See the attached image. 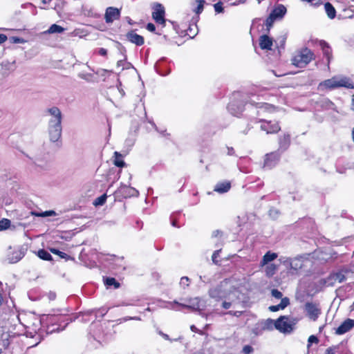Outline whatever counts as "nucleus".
<instances>
[{
  "label": "nucleus",
  "mask_w": 354,
  "mask_h": 354,
  "mask_svg": "<svg viewBox=\"0 0 354 354\" xmlns=\"http://www.w3.org/2000/svg\"><path fill=\"white\" fill-rule=\"evenodd\" d=\"M10 41L13 44H24L26 42L24 39L18 37H12Z\"/></svg>",
  "instance_id": "a18cd8bd"
},
{
  "label": "nucleus",
  "mask_w": 354,
  "mask_h": 354,
  "mask_svg": "<svg viewBox=\"0 0 354 354\" xmlns=\"http://www.w3.org/2000/svg\"><path fill=\"white\" fill-rule=\"evenodd\" d=\"M349 273V270L343 268L337 272L332 273L327 278L326 283L328 285L333 286L335 283H342L346 279V274Z\"/></svg>",
  "instance_id": "6e6552de"
},
{
  "label": "nucleus",
  "mask_w": 354,
  "mask_h": 354,
  "mask_svg": "<svg viewBox=\"0 0 354 354\" xmlns=\"http://www.w3.org/2000/svg\"><path fill=\"white\" fill-rule=\"evenodd\" d=\"M8 39V37L4 34H0V44H3L5 41H6Z\"/></svg>",
  "instance_id": "6e6d98bb"
},
{
  "label": "nucleus",
  "mask_w": 354,
  "mask_h": 354,
  "mask_svg": "<svg viewBox=\"0 0 354 354\" xmlns=\"http://www.w3.org/2000/svg\"><path fill=\"white\" fill-rule=\"evenodd\" d=\"M253 348L250 346H245L243 348V351L245 354H250L252 352Z\"/></svg>",
  "instance_id": "603ef678"
},
{
  "label": "nucleus",
  "mask_w": 354,
  "mask_h": 354,
  "mask_svg": "<svg viewBox=\"0 0 354 354\" xmlns=\"http://www.w3.org/2000/svg\"><path fill=\"white\" fill-rule=\"evenodd\" d=\"M290 304V299L288 297L281 299V302L278 305L270 306L268 309L271 312H277L279 310H283Z\"/></svg>",
  "instance_id": "b1692460"
},
{
  "label": "nucleus",
  "mask_w": 354,
  "mask_h": 354,
  "mask_svg": "<svg viewBox=\"0 0 354 354\" xmlns=\"http://www.w3.org/2000/svg\"><path fill=\"white\" fill-rule=\"evenodd\" d=\"M234 153H235L234 149L232 147H227V155L233 156V155H234Z\"/></svg>",
  "instance_id": "052dcab7"
},
{
  "label": "nucleus",
  "mask_w": 354,
  "mask_h": 354,
  "mask_svg": "<svg viewBox=\"0 0 354 354\" xmlns=\"http://www.w3.org/2000/svg\"><path fill=\"white\" fill-rule=\"evenodd\" d=\"M106 198H107V196L106 194L102 195L101 196H100L95 199V201L94 202V205H102L106 202Z\"/></svg>",
  "instance_id": "ea45409f"
},
{
  "label": "nucleus",
  "mask_w": 354,
  "mask_h": 354,
  "mask_svg": "<svg viewBox=\"0 0 354 354\" xmlns=\"http://www.w3.org/2000/svg\"><path fill=\"white\" fill-rule=\"evenodd\" d=\"M262 330H272L274 328H276V320L272 319H268L262 322Z\"/></svg>",
  "instance_id": "c756f323"
},
{
  "label": "nucleus",
  "mask_w": 354,
  "mask_h": 354,
  "mask_svg": "<svg viewBox=\"0 0 354 354\" xmlns=\"http://www.w3.org/2000/svg\"><path fill=\"white\" fill-rule=\"evenodd\" d=\"M225 314H229V315H234L236 317H239L242 314V312L241 311H229V312L226 313Z\"/></svg>",
  "instance_id": "5fc2aeb1"
},
{
  "label": "nucleus",
  "mask_w": 354,
  "mask_h": 354,
  "mask_svg": "<svg viewBox=\"0 0 354 354\" xmlns=\"http://www.w3.org/2000/svg\"><path fill=\"white\" fill-rule=\"evenodd\" d=\"M279 158L280 153L279 151H274L267 154L265 159L264 166L268 168H272L279 161Z\"/></svg>",
  "instance_id": "dca6fc26"
},
{
  "label": "nucleus",
  "mask_w": 354,
  "mask_h": 354,
  "mask_svg": "<svg viewBox=\"0 0 354 354\" xmlns=\"http://www.w3.org/2000/svg\"><path fill=\"white\" fill-rule=\"evenodd\" d=\"M245 0H239V1L236 0L234 1L231 2L230 5H232V6H236V5H239L240 3H245Z\"/></svg>",
  "instance_id": "bf43d9fd"
},
{
  "label": "nucleus",
  "mask_w": 354,
  "mask_h": 354,
  "mask_svg": "<svg viewBox=\"0 0 354 354\" xmlns=\"http://www.w3.org/2000/svg\"><path fill=\"white\" fill-rule=\"evenodd\" d=\"M237 301L238 300L223 299L222 307L225 309H229L232 306V304Z\"/></svg>",
  "instance_id": "79ce46f5"
},
{
  "label": "nucleus",
  "mask_w": 354,
  "mask_h": 354,
  "mask_svg": "<svg viewBox=\"0 0 354 354\" xmlns=\"http://www.w3.org/2000/svg\"><path fill=\"white\" fill-rule=\"evenodd\" d=\"M158 333L160 335H161L165 339H167V340H169V337L168 335L162 333V331L160 330H158Z\"/></svg>",
  "instance_id": "13d9d810"
},
{
  "label": "nucleus",
  "mask_w": 354,
  "mask_h": 354,
  "mask_svg": "<svg viewBox=\"0 0 354 354\" xmlns=\"http://www.w3.org/2000/svg\"><path fill=\"white\" fill-rule=\"evenodd\" d=\"M118 192L122 194L124 197L137 196L138 191L130 186L121 184L118 188Z\"/></svg>",
  "instance_id": "6ab92c4d"
},
{
  "label": "nucleus",
  "mask_w": 354,
  "mask_h": 354,
  "mask_svg": "<svg viewBox=\"0 0 354 354\" xmlns=\"http://www.w3.org/2000/svg\"><path fill=\"white\" fill-rule=\"evenodd\" d=\"M277 257V254L276 253L268 251L263 257V259L261 261V266H263L267 265L269 262L274 260Z\"/></svg>",
  "instance_id": "a878e982"
},
{
  "label": "nucleus",
  "mask_w": 354,
  "mask_h": 354,
  "mask_svg": "<svg viewBox=\"0 0 354 354\" xmlns=\"http://www.w3.org/2000/svg\"><path fill=\"white\" fill-rule=\"evenodd\" d=\"M10 221L7 218H3L0 221V231L5 230L10 226Z\"/></svg>",
  "instance_id": "e433bc0d"
},
{
  "label": "nucleus",
  "mask_w": 354,
  "mask_h": 354,
  "mask_svg": "<svg viewBox=\"0 0 354 354\" xmlns=\"http://www.w3.org/2000/svg\"><path fill=\"white\" fill-rule=\"evenodd\" d=\"M295 324L286 316H281L276 320V329L281 333H290Z\"/></svg>",
  "instance_id": "0eeeda50"
},
{
  "label": "nucleus",
  "mask_w": 354,
  "mask_h": 354,
  "mask_svg": "<svg viewBox=\"0 0 354 354\" xmlns=\"http://www.w3.org/2000/svg\"><path fill=\"white\" fill-rule=\"evenodd\" d=\"M220 252H221V250H217L214 251L212 254V259L213 263L215 264H218V263L217 258L219 257Z\"/></svg>",
  "instance_id": "09e8293b"
},
{
  "label": "nucleus",
  "mask_w": 354,
  "mask_h": 354,
  "mask_svg": "<svg viewBox=\"0 0 354 354\" xmlns=\"http://www.w3.org/2000/svg\"><path fill=\"white\" fill-rule=\"evenodd\" d=\"M126 37L131 43L137 46H142L145 42L144 37L138 35L135 30H131L127 32Z\"/></svg>",
  "instance_id": "a211bd4d"
},
{
  "label": "nucleus",
  "mask_w": 354,
  "mask_h": 354,
  "mask_svg": "<svg viewBox=\"0 0 354 354\" xmlns=\"http://www.w3.org/2000/svg\"><path fill=\"white\" fill-rule=\"evenodd\" d=\"M337 78V88L340 87H344L346 88H353L354 84L352 80L346 76L343 75H335Z\"/></svg>",
  "instance_id": "f3484780"
},
{
  "label": "nucleus",
  "mask_w": 354,
  "mask_h": 354,
  "mask_svg": "<svg viewBox=\"0 0 354 354\" xmlns=\"http://www.w3.org/2000/svg\"><path fill=\"white\" fill-rule=\"evenodd\" d=\"M214 8L215 10V12L217 13L223 12V4L221 2H218L214 5Z\"/></svg>",
  "instance_id": "de8ad7c7"
},
{
  "label": "nucleus",
  "mask_w": 354,
  "mask_h": 354,
  "mask_svg": "<svg viewBox=\"0 0 354 354\" xmlns=\"http://www.w3.org/2000/svg\"><path fill=\"white\" fill-rule=\"evenodd\" d=\"M273 41L272 38L266 35H261L259 38V46L263 50H271Z\"/></svg>",
  "instance_id": "4be33fe9"
},
{
  "label": "nucleus",
  "mask_w": 354,
  "mask_h": 354,
  "mask_svg": "<svg viewBox=\"0 0 354 354\" xmlns=\"http://www.w3.org/2000/svg\"><path fill=\"white\" fill-rule=\"evenodd\" d=\"M271 295L273 297H274L276 299H283L282 298V296H283L282 292H280L279 290H278L277 289L272 290Z\"/></svg>",
  "instance_id": "37998d69"
},
{
  "label": "nucleus",
  "mask_w": 354,
  "mask_h": 354,
  "mask_svg": "<svg viewBox=\"0 0 354 354\" xmlns=\"http://www.w3.org/2000/svg\"><path fill=\"white\" fill-rule=\"evenodd\" d=\"M286 13V7L282 4H279L272 10L270 15L272 16V17L274 18L276 20H277L282 19Z\"/></svg>",
  "instance_id": "412c9836"
},
{
  "label": "nucleus",
  "mask_w": 354,
  "mask_h": 354,
  "mask_svg": "<svg viewBox=\"0 0 354 354\" xmlns=\"http://www.w3.org/2000/svg\"><path fill=\"white\" fill-rule=\"evenodd\" d=\"M303 259V256H299L293 259L281 257L279 261L286 267L289 274H296L304 266Z\"/></svg>",
  "instance_id": "39448f33"
},
{
  "label": "nucleus",
  "mask_w": 354,
  "mask_h": 354,
  "mask_svg": "<svg viewBox=\"0 0 354 354\" xmlns=\"http://www.w3.org/2000/svg\"><path fill=\"white\" fill-rule=\"evenodd\" d=\"M227 109L232 115L239 116L243 113L244 107L242 104H238L235 102H231L227 106Z\"/></svg>",
  "instance_id": "aec40b11"
},
{
  "label": "nucleus",
  "mask_w": 354,
  "mask_h": 354,
  "mask_svg": "<svg viewBox=\"0 0 354 354\" xmlns=\"http://www.w3.org/2000/svg\"><path fill=\"white\" fill-rule=\"evenodd\" d=\"M147 30L150 31V32H154L155 30H156V26H155V25L153 24L149 23L147 25Z\"/></svg>",
  "instance_id": "864d4df0"
},
{
  "label": "nucleus",
  "mask_w": 354,
  "mask_h": 354,
  "mask_svg": "<svg viewBox=\"0 0 354 354\" xmlns=\"http://www.w3.org/2000/svg\"><path fill=\"white\" fill-rule=\"evenodd\" d=\"M114 157H115L114 165L115 166H117L118 167H123L125 166V162L122 160V156L119 152L115 151L114 153Z\"/></svg>",
  "instance_id": "473e14b6"
},
{
  "label": "nucleus",
  "mask_w": 354,
  "mask_h": 354,
  "mask_svg": "<svg viewBox=\"0 0 354 354\" xmlns=\"http://www.w3.org/2000/svg\"><path fill=\"white\" fill-rule=\"evenodd\" d=\"M276 19L272 17L270 15L268 17L266 20V26L267 27V30L269 31L270 28L272 26L273 23Z\"/></svg>",
  "instance_id": "a19ab883"
},
{
  "label": "nucleus",
  "mask_w": 354,
  "mask_h": 354,
  "mask_svg": "<svg viewBox=\"0 0 354 354\" xmlns=\"http://www.w3.org/2000/svg\"><path fill=\"white\" fill-rule=\"evenodd\" d=\"M319 342L318 338L315 335H310L308 339V347L309 348L312 344H317Z\"/></svg>",
  "instance_id": "c03bdc74"
},
{
  "label": "nucleus",
  "mask_w": 354,
  "mask_h": 354,
  "mask_svg": "<svg viewBox=\"0 0 354 354\" xmlns=\"http://www.w3.org/2000/svg\"><path fill=\"white\" fill-rule=\"evenodd\" d=\"M261 129L266 131L267 133H275L280 130L279 124L276 122L267 121L261 120Z\"/></svg>",
  "instance_id": "f8f14e48"
},
{
  "label": "nucleus",
  "mask_w": 354,
  "mask_h": 354,
  "mask_svg": "<svg viewBox=\"0 0 354 354\" xmlns=\"http://www.w3.org/2000/svg\"><path fill=\"white\" fill-rule=\"evenodd\" d=\"M64 30L65 29L64 28L59 25L53 24L50 26L46 32L48 34L62 33L64 31Z\"/></svg>",
  "instance_id": "2f4dec72"
},
{
  "label": "nucleus",
  "mask_w": 354,
  "mask_h": 354,
  "mask_svg": "<svg viewBox=\"0 0 354 354\" xmlns=\"http://www.w3.org/2000/svg\"><path fill=\"white\" fill-rule=\"evenodd\" d=\"M240 292L234 288L230 281L225 279L209 290V295L216 301L223 299L239 300Z\"/></svg>",
  "instance_id": "f257e3e1"
},
{
  "label": "nucleus",
  "mask_w": 354,
  "mask_h": 354,
  "mask_svg": "<svg viewBox=\"0 0 354 354\" xmlns=\"http://www.w3.org/2000/svg\"><path fill=\"white\" fill-rule=\"evenodd\" d=\"M337 349H338L337 346L330 347L326 349V354H336Z\"/></svg>",
  "instance_id": "3c124183"
},
{
  "label": "nucleus",
  "mask_w": 354,
  "mask_h": 354,
  "mask_svg": "<svg viewBox=\"0 0 354 354\" xmlns=\"http://www.w3.org/2000/svg\"><path fill=\"white\" fill-rule=\"evenodd\" d=\"M153 11L152 12V17L154 21L159 24L162 26L165 25V8L163 6L159 3H156L153 6Z\"/></svg>",
  "instance_id": "1a4fd4ad"
},
{
  "label": "nucleus",
  "mask_w": 354,
  "mask_h": 354,
  "mask_svg": "<svg viewBox=\"0 0 354 354\" xmlns=\"http://www.w3.org/2000/svg\"><path fill=\"white\" fill-rule=\"evenodd\" d=\"M305 310L309 318L313 321L317 320L321 314V308L319 304L315 303L307 302L305 304Z\"/></svg>",
  "instance_id": "9d476101"
},
{
  "label": "nucleus",
  "mask_w": 354,
  "mask_h": 354,
  "mask_svg": "<svg viewBox=\"0 0 354 354\" xmlns=\"http://www.w3.org/2000/svg\"><path fill=\"white\" fill-rule=\"evenodd\" d=\"M319 46L323 51L324 55L326 57L327 64L329 65L330 59H332V50L328 44L325 41H320Z\"/></svg>",
  "instance_id": "5701e85b"
},
{
  "label": "nucleus",
  "mask_w": 354,
  "mask_h": 354,
  "mask_svg": "<svg viewBox=\"0 0 354 354\" xmlns=\"http://www.w3.org/2000/svg\"><path fill=\"white\" fill-rule=\"evenodd\" d=\"M230 183H218L214 187V191L218 193H225L230 189Z\"/></svg>",
  "instance_id": "c85d7f7f"
},
{
  "label": "nucleus",
  "mask_w": 354,
  "mask_h": 354,
  "mask_svg": "<svg viewBox=\"0 0 354 354\" xmlns=\"http://www.w3.org/2000/svg\"><path fill=\"white\" fill-rule=\"evenodd\" d=\"M189 279L187 277H183L180 279V285L185 288L189 286Z\"/></svg>",
  "instance_id": "49530a36"
},
{
  "label": "nucleus",
  "mask_w": 354,
  "mask_h": 354,
  "mask_svg": "<svg viewBox=\"0 0 354 354\" xmlns=\"http://www.w3.org/2000/svg\"><path fill=\"white\" fill-rule=\"evenodd\" d=\"M24 256V252L21 250L15 251L11 257H8L9 262L10 263H15L20 261Z\"/></svg>",
  "instance_id": "cd10ccee"
},
{
  "label": "nucleus",
  "mask_w": 354,
  "mask_h": 354,
  "mask_svg": "<svg viewBox=\"0 0 354 354\" xmlns=\"http://www.w3.org/2000/svg\"><path fill=\"white\" fill-rule=\"evenodd\" d=\"M50 251L52 253L59 256L62 259H68L70 258V257L66 253L61 252L56 248H50Z\"/></svg>",
  "instance_id": "4c0bfd02"
},
{
  "label": "nucleus",
  "mask_w": 354,
  "mask_h": 354,
  "mask_svg": "<svg viewBox=\"0 0 354 354\" xmlns=\"http://www.w3.org/2000/svg\"><path fill=\"white\" fill-rule=\"evenodd\" d=\"M120 17V10L115 7H108L104 14V19L106 24H111Z\"/></svg>",
  "instance_id": "9b49d317"
},
{
  "label": "nucleus",
  "mask_w": 354,
  "mask_h": 354,
  "mask_svg": "<svg viewBox=\"0 0 354 354\" xmlns=\"http://www.w3.org/2000/svg\"><path fill=\"white\" fill-rule=\"evenodd\" d=\"M315 59L314 53L310 49L305 48L298 51L292 58V63L299 68H304Z\"/></svg>",
  "instance_id": "20e7f679"
},
{
  "label": "nucleus",
  "mask_w": 354,
  "mask_h": 354,
  "mask_svg": "<svg viewBox=\"0 0 354 354\" xmlns=\"http://www.w3.org/2000/svg\"><path fill=\"white\" fill-rule=\"evenodd\" d=\"M171 218L172 219L171 221V225L174 227H178L177 225H176V220L174 219V214H172L171 216Z\"/></svg>",
  "instance_id": "69168bd1"
},
{
  "label": "nucleus",
  "mask_w": 354,
  "mask_h": 354,
  "mask_svg": "<svg viewBox=\"0 0 354 354\" xmlns=\"http://www.w3.org/2000/svg\"><path fill=\"white\" fill-rule=\"evenodd\" d=\"M104 282L107 288L113 286L115 289L118 288L120 286L119 282H118L113 277H106L104 279Z\"/></svg>",
  "instance_id": "7c9ffc66"
},
{
  "label": "nucleus",
  "mask_w": 354,
  "mask_h": 354,
  "mask_svg": "<svg viewBox=\"0 0 354 354\" xmlns=\"http://www.w3.org/2000/svg\"><path fill=\"white\" fill-rule=\"evenodd\" d=\"M290 143V136L288 133L284 134L279 138V149L285 151L288 149Z\"/></svg>",
  "instance_id": "393cba45"
},
{
  "label": "nucleus",
  "mask_w": 354,
  "mask_h": 354,
  "mask_svg": "<svg viewBox=\"0 0 354 354\" xmlns=\"http://www.w3.org/2000/svg\"><path fill=\"white\" fill-rule=\"evenodd\" d=\"M354 327V319H346L344 320L339 327H337L335 330V334L337 335H343L349 330H351Z\"/></svg>",
  "instance_id": "2eb2a0df"
},
{
  "label": "nucleus",
  "mask_w": 354,
  "mask_h": 354,
  "mask_svg": "<svg viewBox=\"0 0 354 354\" xmlns=\"http://www.w3.org/2000/svg\"><path fill=\"white\" fill-rule=\"evenodd\" d=\"M38 257L45 261H51L53 260V257L51 254L47 252L46 250L41 249L39 250L37 252Z\"/></svg>",
  "instance_id": "72a5a7b5"
},
{
  "label": "nucleus",
  "mask_w": 354,
  "mask_h": 354,
  "mask_svg": "<svg viewBox=\"0 0 354 354\" xmlns=\"http://www.w3.org/2000/svg\"><path fill=\"white\" fill-rule=\"evenodd\" d=\"M125 19L129 24L133 25L135 24V22L132 21V19L129 17H126Z\"/></svg>",
  "instance_id": "338daca9"
},
{
  "label": "nucleus",
  "mask_w": 354,
  "mask_h": 354,
  "mask_svg": "<svg viewBox=\"0 0 354 354\" xmlns=\"http://www.w3.org/2000/svg\"><path fill=\"white\" fill-rule=\"evenodd\" d=\"M51 115L48 122V134L52 142H57L62 136V115L59 108L53 106L48 109Z\"/></svg>",
  "instance_id": "f03ea898"
},
{
  "label": "nucleus",
  "mask_w": 354,
  "mask_h": 354,
  "mask_svg": "<svg viewBox=\"0 0 354 354\" xmlns=\"http://www.w3.org/2000/svg\"><path fill=\"white\" fill-rule=\"evenodd\" d=\"M31 7H33V4L31 3H26L21 5V8H31Z\"/></svg>",
  "instance_id": "e2e57ef3"
},
{
  "label": "nucleus",
  "mask_w": 354,
  "mask_h": 354,
  "mask_svg": "<svg viewBox=\"0 0 354 354\" xmlns=\"http://www.w3.org/2000/svg\"><path fill=\"white\" fill-rule=\"evenodd\" d=\"M246 103L250 104L252 106H255L259 109L258 113L260 112H272L274 111L275 107L272 104L263 102H256L252 99H250Z\"/></svg>",
  "instance_id": "4468645a"
},
{
  "label": "nucleus",
  "mask_w": 354,
  "mask_h": 354,
  "mask_svg": "<svg viewBox=\"0 0 354 354\" xmlns=\"http://www.w3.org/2000/svg\"><path fill=\"white\" fill-rule=\"evenodd\" d=\"M31 8L32 15H35L37 14L36 7L33 5V7H31Z\"/></svg>",
  "instance_id": "774afa93"
},
{
  "label": "nucleus",
  "mask_w": 354,
  "mask_h": 354,
  "mask_svg": "<svg viewBox=\"0 0 354 354\" xmlns=\"http://www.w3.org/2000/svg\"><path fill=\"white\" fill-rule=\"evenodd\" d=\"M337 78L335 76H333L330 79L326 80L322 82H320L318 85V89L319 91H327V90H334L337 88Z\"/></svg>",
  "instance_id": "ddd939ff"
},
{
  "label": "nucleus",
  "mask_w": 354,
  "mask_h": 354,
  "mask_svg": "<svg viewBox=\"0 0 354 354\" xmlns=\"http://www.w3.org/2000/svg\"><path fill=\"white\" fill-rule=\"evenodd\" d=\"M99 54L102 56H106L107 55L106 49L101 48L99 49Z\"/></svg>",
  "instance_id": "4d7b16f0"
},
{
  "label": "nucleus",
  "mask_w": 354,
  "mask_h": 354,
  "mask_svg": "<svg viewBox=\"0 0 354 354\" xmlns=\"http://www.w3.org/2000/svg\"><path fill=\"white\" fill-rule=\"evenodd\" d=\"M286 41V36L285 35L279 37L274 41L277 47L279 48H284Z\"/></svg>",
  "instance_id": "f704fd0d"
},
{
  "label": "nucleus",
  "mask_w": 354,
  "mask_h": 354,
  "mask_svg": "<svg viewBox=\"0 0 354 354\" xmlns=\"http://www.w3.org/2000/svg\"><path fill=\"white\" fill-rule=\"evenodd\" d=\"M277 266L274 264H269L266 268V275L268 277H272L275 274Z\"/></svg>",
  "instance_id": "c9c22d12"
},
{
  "label": "nucleus",
  "mask_w": 354,
  "mask_h": 354,
  "mask_svg": "<svg viewBox=\"0 0 354 354\" xmlns=\"http://www.w3.org/2000/svg\"><path fill=\"white\" fill-rule=\"evenodd\" d=\"M165 307L174 310H180V307L193 310H200L205 307V304H201V300L198 297H195L188 299L186 303H179L176 301L167 302Z\"/></svg>",
  "instance_id": "7ed1b4c3"
},
{
  "label": "nucleus",
  "mask_w": 354,
  "mask_h": 354,
  "mask_svg": "<svg viewBox=\"0 0 354 354\" xmlns=\"http://www.w3.org/2000/svg\"><path fill=\"white\" fill-rule=\"evenodd\" d=\"M55 214H55V212L54 211L50 210V211L43 212L41 214H38V216H42V217H46V216H53V215H55Z\"/></svg>",
  "instance_id": "8fccbe9b"
},
{
  "label": "nucleus",
  "mask_w": 354,
  "mask_h": 354,
  "mask_svg": "<svg viewBox=\"0 0 354 354\" xmlns=\"http://www.w3.org/2000/svg\"><path fill=\"white\" fill-rule=\"evenodd\" d=\"M324 10L328 18L333 19L335 17L336 10L330 3L327 2L324 4Z\"/></svg>",
  "instance_id": "bb28decb"
},
{
  "label": "nucleus",
  "mask_w": 354,
  "mask_h": 354,
  "mask_svg": "<svg viewBox=\"0 0 354 354\" xmlns=\"http://www.w3.org/2000/svg\"><path fill=\"white\" fill-rule=\"evenodd\" d=\"M198 3L196 8L194 10L196 14H200L203 10V7L205 1L204 0H195Z\"/></svg>",
  "instance_id": "58836bf2"
},
{
  "label": "nucleus",
  "mask_w": 354,
  "mask_h": 354,
  "mask_svg": "<svg viewBox=\"0 0 354 354\" xmlns=\"http://www.w3.org/2000/svg\"><path fill=\"white\" fill-rule=\"evenodd\" d=\"M270 215L274 217L277 215L278 212L276 209H270Z\"/></svg>",
  "instance_id": "0e129e2a"
},
{
  "label": "nucleus",
  "mask_w": 354,
  "mask_h": 354,
  "mask_svg": "<svg viewBox=\"0 0 354 354\" xmlns=\"http://www.w3.org/2000/svg\"><path fill=\"white\" fill-rule=\"evenodd\" d=\"M65 318L61 315H48L46 316L45 321L47 325V333H52L53 332H58L62 330V328L60 329L59 324L62 321H63Z\"/></svg>",
  "instance_id": "423d86ee"
},
{
  "label": "nucleus",
  "mask_w": 354,
  "mask_h": 354,
  "mask_svg": "<svg viewBox=\"0 0 354 354\" xmlns=\"http://www.w3.org/2000/svg\"><path fill=\"white\" fill-rule=\"evenodd\" d=\"M48 297L50 300H54L56 297V294L55 292H49Z\"/></svg>",
  "instance_id": "680f3d73"
}]
</instances>
